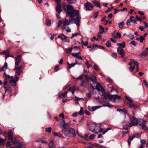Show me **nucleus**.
<instances>
[{
    "label": "nucleus",
    "mask_w": 148,
    "mask_h": 148,
    "mask_svg": "<svg viewBox=\"0 0 148 148\" xmlns=\"http://www.w3.org/2000/svg\"><path fill=\"white\" fill-rule=\"evenodd\" d=\"M132 62L133 64L137 66H138L139 64L137 61H136L134 59H132Z\"/></svg>",
    "instance_id": "obj_39"
},
{
    "label": "nucleus",
    "mask_w": 148,
    "mask_h": 148,
    "mask_svg": "<svg viewBox=\"0 0 148 148\" xmlns=\"http://www.w3.org/2000/svg\"><path fill=\"white\" fill-rule=\"evenodd\" d=\"M125 99L128 101L130 103H132L133 101L132 99L129 97L126 96L125 97Z\"/></svg>",
    "instance_id": "obj_41"
},
{
    "label": "nucleus",
    "mask_w": 148,
    "mask_h": 148,
    "mask_svg": "<svg viewBox=\"0 0 148 148\" xmlns=\"http://www.w3.org/2000/svg\"><path fill=\"white\" fill-rule=\"evenodd\" d=\"M127 36L131 40H132L134 38V36L132 34L130 33L127 35Z\"/></svg>",
    "instance_id": "obj_26"
},
{
    "label": "nucleus",
    "mask_w": 148,
    "mask_h": 148,
    "mask_svg": "<svg viewBox=\"0 0 148 148\" xmlns=\"http://www.w3.org/2000/svg\"><path fill=\"white\" fill-rule=\"evenodd\" d=\"M7 83V81H5L3 83V87L5 89V91H6L8 90V89L7 88V86L6 84Z\"/></svg>",
    "instance_id": "obj_31"
},
{
    "label": "nucleus",
    "mask_w": 148,
    "mask_h": 148,
    "mask_svg": "<svg viewBox=\"0 0 148 148\" xmlns=\"http://www.w3.org/2000/svg\"><path fill=\"white\" fill-rule=\"evenodd\" d=\"M133 136H134V138L136 137L138 138L140 136V135L138 133L134 135H133Z\"/></svg>",
    "instance_id": "obj_58"
},
{
    "label": "nucleus",
    "mask_w": 148,
    "mask_h": 148,
    "mask_svg": "<svg viewBox=\"0 0 148 148\" xmlns=\"http://www.w3.org/2000/svg\"><path fill=\"white\" fill-rule=\"evenodd\" d=\"M93 68L95 70H99V68H98L96 64H95L94 65Z\"/></svg>",
    "instance_id": "obj_57"
},
{
    "label": "nucleus",
    "mask_w": 148,
    "mask_h": 148,
    "mask_svg": "<svg viewBox=\"0 0 148 148\" xmlns=\"http://www.w3.org/2000/svg\"><path fill=\"white\" fill-rule=\"evenodd\" d=\"M61 5H57L56 7V10L57 12L60 14L62 11L61 9Z\"/></svg>",
    "instance_id": "obj_20"
},
{
    "label": "nucleus",
    "mask_w": 148,
    "mask_h": 148,
    "mask_svg": "<svg viewBox=\"0 0 148 148\" xmlns=\"http://www.w3.org/2000/svg\"><path fill=\"white\" fill-rule=\"evenodd\" d=\"M103 106H107L109 108L112 107V106L109 103H107L103 105Z\"/></svg>",
    "instance_id": "obj_42"
},
{
    "label": "nucleus",
    "mask_w": 148,
    "mask_h": 148,
    "mask_svg": "<svg viewBox=\"0 0 148 148\" xmlns=\"http://www.w3.org/2000/svg\"><path fill=\"white\" fill-rule=\"evenodd\" d=\"M100 30L99 32V33L100 34H103L105 32L104 30V28L101 25H99Z\"/></svg>",
    "instance_id": "obj_27"
},
{
    "label": "nucleus",
    "mask_w": 148,
    "mask_h": 148,
    "mask_svg": "<svg viewBox=\"0 0 148 148\" xmlns=\"http://www.w3.org/2000/svg\"><path fill=\"white\" fill-rule=\"evenodd\" d=\"M82 43L84 46H86L88 45V41L87 40L85 42H84L83 40L82 41Z\"/></svg>",
    "instance_id": "obj_44"
},
{
    "label": "nucleus",
    "mask_w": 148,
    "mask_h": 148,
    "mask_svg": "<svg viewBox=\"0 0 148 148\" xmlns=\"http://www.w3.org/2000/svg\"><path fill=\"white\" fill-rule=\"evenodd\" d=\"M58 38H60L61 40L63 41L66 39L67 37L62 34H60L58 36Z\"/></svg>",
    "instance_id": "obj_16"
},
{
    "label": "nucleus",
    "mask_w": 148,
    "mask_h": 148,
    "mask_svg": "<svg viewBox=\"0 0 148 148\" xmlns=\"http://www.w3.org/2000/svg\"><path fill=\"white\" fill-rule=\"evenodd\" d=\"M129 106L130 108H133L134 109H136L138 108V106L135 104L132 103H128Z\"/></svg>",
    "instance_id": "obj_18"
},
{
    "label": "nucleus",
    "mask_w": 148,
    "mask_h": 148,
    "mask_svg": "<svg viewBox=\"0 0 148 148\" xmlns=\"http://www.w3.org/2000/svg\"><path fill=\"white\" fill-rule=\"evenodd\" d=\"M7 53H9V51H4L0 53L1 54L6 55Z\"/></svg>",
    "instance_id": "obj_52"
},
{
    "label": "nucleus",
    "mask_w": 148,
    "mask_h": 148,
    "mask_svg": "<svg viewBox=\"0 0 148 148\" xmlns=\"http://www.w3.org/2000/svg\"><path fill=\"white\" fill-rule=\"evenodd\" d=\"M124 24V21H123L122 22L118 23V25L119 27L121 29L123 28Z\"/></svg>",
    "instance_id": "obj_36"
},
{
    "label": "nucleus",
    "mask_w": 148,
    "mask_h": 148,
    "mask_svg": "<svg viewBox=\"0 0 148 148\" xmlns=\"http://www.w3.org/2000/svg\"><path fill=\"white\" fill-rule=\"evenodd\" d=\"M117 111L120 112H122L125 114H126L127 112V110L125 109H117Z\"/></svg>",
    "instance_id": "obj_25"
},
{
    "label": "nucleus",
    "mask_w": 148,
    "mask_h": 148,
    "mask_svg": "<svg viewBox=\"0 0 148 148\" xmlns=\"http://www.w3.org/2000/svg\"><path fill=\"white\" fill-rule=\"evenodd\" d=\"M72 55L76 58H79V59L82 60L83 58H82L79 55V53L78 52L77 53H72Z\"/></svg>",
    "instance_id": "obj_15"
},
{
    "label": "nucleus",
    "mask_w": 148,
    "mask_h": 148,
    "mask_svg": "<svg viewBox=\"0 0 148 148\" xmlns=\"http://www.w3.org/2000/svg\"><path fill=\"white\" fill-rule=\"evenodd\" d=\"M65 29L68 32H70L71 31V29L69 27H66Z\"/></svg>",
    "instance_id": "obj_55"
},
{
    "label": "nucleus",
    "mask_w": 148,
    "mask_h": 148,
    "mask_svg": "<svg viewBox=\"0 0 148 148\" xmlns=\"http://www.w3.org/2000/svg\"><path fill=\"white\" fill-rule=\"evenodd\" d=\"M98 13L99 12H97L95 13V14H94V15H93L94 19H95L98 16Z\"/></svg>",
    "instance_id": "obj_51"
},
{
    "label": "nucleus",
    "mask_w": 148,
    "mask_h": 148,
    "mask_svg": "<svg viewBox=\"0 0 148 148\" xmlns=\"http://www.w3.org/2000/svg\"><path fill=\"white\" fill-rule=\"evenodd\" d=\"M74 99L75 101H78L81 99H82L83 100H84V99L83 98L77 97L76 96H75V97Z\"/></svg>",
    "instance_id": "obj_45"
},
{
    "label": "nucleus",
    "mask_w": 148,
    "mask_h": 148,
    "mask_svg": "<svg viewBox=\"0 0 148 148\" xmlns=\"http://www.w3.org/2000/svg\"><path fill=\"white\" fill-rule=\"evenodd\" d=\"M117 52L118 54L121 55L122 57H123L125 56V53L121 47H118L117 49Z\"/></svg>",
    "instance_id": "obj_12"
},
{
    "label": "nucleus",
    "mask_w": 148,
    "mask_h": 148,
    "mask_svg": "<svg viewBox=\"0 0 148 148\" xmlns=\"http://www.w3.org/2000/svg\"><path fill=\"white\" fill-rule=\"evenodd\" d=\"M84 75V74L82 75H80L79 77H77V80H78L79 79H83V78Z\"/></svg>",
    "instance_id": "obj_62"
},
{
    "label": "nucleus",
    "mask_w": 148,
    "mask_h": 148,
    "mask_svg": "<svg viewBox=\"0 0 148 148\" xmlns=\"http://www.w3.org/2000/svg\"><path fill=\"white\" fill-rule=\"evenodd\" d=\"M121 37V34L119 32H116V35L114 36V38H115L118 39L120 38Z\"/></svg>",
    "instance_id": "obj_28"
},
{
    "label": "nucleus",
    "mask_w": 148,
    "mask_h": 148,
    "mask_svg": "<svg viewBox=\"0 0 148 148\" xmlns=\"http://www.w3.org/2000/svg\"><path fill=\"white\" fill-rule=\"evenodd\" d=\"M85 79L88 81H90L91 80L93 83H95L96 82V79L95 77L93 75L88 76L86 75H84Z\"/></svg>",
    "instance_id": "obj_7"
},
{
    "label": "nucleus",
    "mask_w": 148,
    "mask_h": 148,
    "mask_svg": "<svg viewBox=\"0 0 148 148\" xmlns=\"http://www.w3.org/2000/svg\"><path fill=\"white\" fill-rule=\"evenodd\" d=\"M112 57L114 58H115L117 57V54L116 53H112Z\"/></svg>",
    "instance_id": "obj_59"
},
{
    "label": "nucleus",
    "mask_w": 148,
    "mask_h": 148,
    "mask_svg": "<svg viewBox=\"0 0 148 148\" xmlns=\"http://www.w3.org/2000/svg\"><path fill=\"white\" fill-rule=\"evenodd\" d=\"M68 91L65 92L60 95L59 97L60 98H62L63 97H65L66 95L67 92Z\"/></svg>",
    "instance_id": "obj_29"
},
{
    "label": "nucleus",
    "mask_w": 148,
    "mask_h": 148,
    "mask_svg": "<svg viewBox=\"0 0 148 148\" xmlns=\"http://www.w3.org/2000/svg\"><path fill=\"white\" fill-rule=\"evenodd\" d=\"M101 106H96L93 107L88 106V110L90 111H94L96 110H97L99 109V108H101Z\"/></svg>",
    "instance_id": "obj_13"
},
{
    "label": "nucleus",
    "mask_w": 148,
    "mask_h": 148,
    "mask_svg": "<svg viewBox=\"0 0 148 148\" xmlns=\"http://www.w3.org/2000/svg\"><path fill=\"white\" fill-rule=\"evenodd\" d=\"M135 67L134 66H131L129 68V69L130 70V71L132 72V71L133 70L135 69Z\"/></svg>",
    "instance_id": "obj_60"
},
{
    "label": "nucleus",
    "mask_w": 148,
    "mask_h": 148,
    "mask_svg": "<svg viewBox=\"0 0 148 148\" xmlns=\"http://www.w3.org/2000/svg\"><path fill=\"white\" fill-rule=\"evenodd\" d=\"M77 64V63H75V64L73 63L72 64H69V69H71L72 67H74L75 64Z\"/></svg>",
    "instance_id": "obj_50"
},
{
    "label": "nucleus",
    "mask_w": 148,
    "mask_h": 148,
    "mask_svg": "<svg viewBox=\"0 0 148 148\" xmlns=\"http://www.w3.org/2000/svg\"><path fill=\"white\" fill-rule=\"evenodd\" d=\"M130 121H131V123H129L130 127L135 125L138 123L139 125L142 128L143 130H147L148 128L146 126L147 125L146 121L143 120H140L138 123V119L134 118V117H133L132 118L130 119Z\"/></svg>",
    "instance_id": "obj_2"
},
{
    "label": "nucleus",
    "mask_w": 148,
    "mask_h": 148,
    "mask_svg": "<svg viewBox=\"0 0 148 148\" xmlns=\"http://www.w3.org/2000/svg\"><path fill=\"white\" fill-rule=\"evenodd\" d=\"M130 44H131L134 46H136L137 45V43L135 41H133L131 42L130 43Z\"/></svg>",
    "instance_id": "obj_43"
},
{
    "label": "nucleus",
    "mask_w": 148,
    "mask_h": 148,
    "mask_svg": "<svg viewBox=\"0 0 148 148\" xmlns=\"http://www.w3.org/2000/svg\"><path fill=\"white\" fill-rule=\"evenodd\" d=\"M125 42H123L122 43H117V45L118 46L121 47L122 48H124L125 46Z\"/></svg>",
    "instance_id": "obj_24"
},
{
    "label": "nucleus",
    "mask_w": 148,
    "mask_h": 148,
    "mask_svg": "<svg viewBox=\"0 0 148 148\" xmlns=\"http://www.w3.org/2000/svg\"><path fill=\"white\" fill-rule=\"evenodd\" d=\"M8 64L6 62H5L4 63V65L1 68V71H5L7 69Z\"/></svg>",
    "instance_id": "obj_21"
},
{
    "label": "nucleus",
    "mask_w": 148,
    "mask_h": 148,
    "mask_svg": "<svg viewBox=\"0 0 148 148\" xmlns=\"http://www.w3.org/2000/svg\"><path fill=\"white\" fill-rule=\"evenodd\" d=\"M76 89V86H73L71 87H70L67 90V91L68 92V91H69L70 92H71L72 94H73Z\"/></svg>",
    "instance_id": "obj_19"
},
{
    "label": "nucleus",
    "mask_w": 148,
    "mask_h": 148,
    "mask_svg": "<svg viewBox=\"0 0 148 148\" xmlns=\"http://www.w3.org/2000/svg\"><path fill=\"white\" fill-rule=\"evenodd\" d=\"M129 127H130L129 124V125L126 124L123 126V128L126 130H127L128 129Z\"/></svg>",
    "instance_id": "obj_54"
},
{
    "label": "nucleus",
    "mask_w": 148,
    "mask_h": 148,
    "mask_svg": "<svg viewBox=\"0 0 148 148\" xmlns=\"http://www.w3.org/2000/svg\"><path fill=\"white\" fill-rule=\"evenodd\" d=\"M85 64L88 69L91 66V65L89 64L88 61L87 60H86V62L85 63Z\"/></svg>",
    "instance_id": "obj_47"
},
{
    "label": "nucleus",
    "mask_w": 148,
    "mask_h": 148,
    "mask_svg": "<svg viewBox=\"0 0 148 148\" xmlns=\"http://www.w3.org/2000/svg\"><path fill=\"white\" fill-rule=\"evenodd\" d=\"M106 45L108 47H111V42L109 41H108L106 43Z\"/></svg>",
    "instance_id": "obj_49"
},
{
    "label": "nucleus",
    "mask_w": 148,
    "mask_h": 148,
    "mask_svg": "<svg viewBox=\"0 0 148 148\" xmlns=\"http://www.w3.org/2000/svg\"><path fill=\"white\" fill-rule=\"evenodd\" d=\"M95 135L92 134L90 135L89 138L91 140H92L95 138Z\"/></svg>",
    "instance_id": "obj_48"
},
{
    "label": "nucleus",
    "mask_w": 148,
    "mask_h": 148,
    "mask_svg": "<svg viewBox=\"0 0 148 148\" xmlns=\"http://www.w3.org/2000/svg\"><path fill=\"white\" fill-rule=\"evenodd\" d=\"M93 2L95 6L99 7V8H101V6H100V4L99 2L96 1H94Z\"/></svg>",
    "instance_id": "obj_22"
},
{
    "label": "nucleus",
    "mask_w": 148,
    "mask_h": 148,
    "mask_svg": "<svg viewBox=\"0 0 148 148\" xmlns=\"http://www.w3.org/2000/svg\"><path fill=\"white\" fill-rule=\"evenodd\" d=\"M67 9L66 14L70 18L76 16L75 18H71L69 22L68 21L64 19L62 21L63 26H65L66 25H69L73 23L76 24L77 26H79L80 24L81 17L79 13V11L75 10L70 5H68L67 6Z\"/></svg>",
    "instance_id": "obj_1"
},
{
    "label": "nucleus",
    "mask_w": 148,
    "mask_h": 148,
    "mask_svg": "<svg viewBox=\"0 0 148 148\" xmlns=\"http://www.w3.org/2000/svg\"><path fill=\"white\" fill-rule=\"evenodd\" d=\"M22 68L21 66H19L17 67L16 66L14 68V70L15 71L16 75H18L20 74L21 72V70Z\"/></svg>",
    "instance_id": "obj_10"
},
{
    "label": "nucleus",
    "mask_w": 148,
    "mask_h": 148,
    "mask_svg": "<svg viewBox=\"0 0 148 148\" xmlns=\"http://www.w3.org/2000/svg\"><path fill=\"white\" fill-rule=\"evenodd\" d=\"M5 139L4 140L2 138H0V145H3L4 144Z\"/></svg>",
    "instance_id": "obj_33"
},
{
    "label": "nucleus",
    "mask_w": 148,
    "mask_h": 148,
    "mask_svg": "<svg viewBox=\"0 0 148 148\" xmlns=\"http://www.w3.org/2000/svg\"><path fill=\"white\" fill-rule=\"evenodd\" d=\"M96 88L98 91L99 94L103 96L105 95V92L104 90L99 83H97Z\"/></svg>",
    "instance_id": "obj_5"
},
{
    "label": "nucleus",
    "mask_w": 148,
    "mask_h": 148,
    "mask_svg": "<svg viewBox=\"0 0 148 148\" xmlns=\"http://www.w3.org/2000/svg\"><path fill=\"white\" fill-rule=\"evenodd\" d=\"M83 109L82 107H81L80 108V110L79 112V114L80 115H83Z\"/></svg>",
    "instance_id": "obj_56"
},
{
    "label": "nucleus",
    "mask_w": 148,
    "mask_h": 148,
    "mask_svg": "<svg viewBox=\"0 0 148 148\" xmlns=\"http://www.w3.org/2000/svg\"><path fill=\"white\" fill-rule=\"evenodd\" d=\"M134 138V137L133 135L132 136H129L128 141V143L129 146L130 145L131 141Z\"/></svg>",
    "instance_id": "obj_23"
},
{
    "label": "nucleus",
    "mask_w": 148,
    "mask_h": 148,
    "mask_svg": "<svg viewBox=\"0 0 148 148\" xmlns=\"http://www.w3.org/2000/svg\"><path fill=\"white\" fill-rule=\"evenodd\" d=\"M140 42H142L143 40L145 39V38L143 36H141L140 37Z\"/></svg>",
    "instance_id": "obj_53"
},
{
    "label": "nucleus",
    "mask_w": 148,
    "mask_h": 148,
    "mask_svg": "<svg viewBox=\"0 0 148 148\" xmlns=\"http://www.w3.org/2000/svg\"><path fill=\"white\" fill-rule=\"evenodd\" d=\"M12 79L10 81V83L13 86H15L16 85V82L18 80L19 77H17L15 79H13V77L12 76L11 77Z\"/></svg>",
    "instance_id": "obj_11"
},
{
    "label": "nucleus",
    "mask_w": 148,
    "mask_h": 148,
    "mask_svg": "<svg viewBox=\"0 0 148 148\" xmlns=\"http://www.w3.org/2000/svg\"><path fill=\"white\" fill-rule=\"evenodd\" d=\"M64 134L66 136L69 137H74L76 135L75 130L72 128L68 129H65Z\"/></svg>",
    "instance_id": "obj_4"
},
{
    "label": "nucleus",
    "mask_w": 148,
    "mask_h": 148,
    "mask_svg": "<svg viewBox=\"0 0 148 148\" xmlns=\"http://www.w3.org/2000/svg\"><path fill=\"white\" fill-rule=\"evenodd\" d=\"M68 3H75L76 2V0H66Z\"/></svg>",
    "instance_id": "obj_40"
},
{
    "label": "nucleus",
    "mask_w": 148,
    "mask_h": 148,
    "mask_svg": "<svg viewBox=\"0 0 148 148\" xmlns=\"http://www.w3.org/2000/svg\"><path fill=\"white\" fill-rule=\"evenodd\" d=\"M18 145L15 148H23L22 145L21 144L18 143Z\"/></svg>",
    "instance_id": "obj_46"
},
{
    "label": "nucleus",
    "mask_w": 148,
    "mask_h": 148,
    "mask_svg": "<svg viewBox=\"0 0 148 148\" xmlns=\"http://www.w3.org/2000/svg\"><path fill=\"white\" fill-rule=\"evenodd\" d=\"M51 127L46 128H45V131L47 132L48 133H50L51 132Z\"/></svg>",
    "instance_id": "obj_37"
},
{
    "label": "nucleus",
    "mask_w": 148,
    "mask_h": 148,
    "mask_svg": "<svg viewBox=\"0 0 148 148\" xmlns=\"http://www.w3.org/2000/svg\"><path fill=\"white\" fill-rule=\"evenodd\" d=\"M15 65L18 66L21 61V56L19 55L17 57H15Z\"/></svg>",
    "instance_id": "obj_14"
},
{
    "label": "nucleus",
    "mask_w": 148,
    "mask_h": 148,
    "mask_svg": "<svg viewBox=\"0 0 148 148\" xmlns=\"http://www.w3.org/2000/svg\"><path fill=\"white\" fill-rule=\"evenodd\" d=\"M8 137V139L11 141L7 142L6 145L7 147H8L11 145L18 143V141L13 138V133L12 132L10 131L9 132Z\"/></svg>",
    "instance_id": "obj_3"
},
{
    "label": "nucleus",
    "mask_w": 148,
    "mask_h": 148,
    "mask_svg": "<svg viewBox=\"0 0 148 148\" xmlns=\"http://www.w3.org/2000/svg\"><path fill=\"white\" fill-rule=\"evenodd\" d=\"M148 53L146 51H144L142 52L141 54L140 55L141 57H142V56H145L147 55Z\"/></svg>",
    "instance_id": "obj_30"
},
{
    "label": "nucleus",
    "mask_w": 148,
    "mask_h": 148,
    "mask_svg": "<svg viewBox=\"0 0 148 148\" xmlns=\"http://www.w3.org/2000/svg\"><path fill=\"white\" fill-rule=\"evenodd\" d=\"M59 126L60 127H63L66 129V127H68L69 125L68 123H66L65 121L64 120H63L61 122L59 123Z\"/></svg>",
    "instance_id": "obj_9"
},
{
    "label": "nucleus",
    "mask_w": 148,
    "mask_h": 148,
    "mask_svg": "<svg viewBox=\"0 0 148 148\" xmlns=\"http://www.w3.org/2000/svg\"><path fill=\"white\" fill-rule=\"evenodd\" d=\"M73 48L72 47H70L69 48L66 49V51L67 53H71L72 51V50Z\"/></svg>",
    "instance_id": "obj_32"
},
{
    "label": "nucleus",
    "mask_w": 148,
    "mask_h": 148,
    "mask_svg": "<svg viewBox=\"0 0 148 148\" xmlns=\"http://www.w3.org/2000/svg\"><path fill=\"white\" fill-rule=\"evenodd\" d=\"M105 97L106 99L110 98V99L113 101L116 100V99L117 98L119 99L120 98V96L117 95H113L111 96L109 94H107L105 95Z\"/></svg>",
    "instance_id": "obj_6"
},
{
    "label": "nucleus",
    "mask_w": 148,
    "mask_h": 148,
    "mask_svg": "<svg viewBox=\"0 0 148 148\" xmlns=\"http://www.w3.org/2000/svg\"><path fill=\"white\" fill-rule=\"evenodd\" d=\"M93 48L95 49L96 48H98V45L96 44H93L92 47Z\"/></svg>",
    "instance_id": "obj_63"
},
{
    "label": "nucleus",
    "mask_w": 148,
    "mask_h": 148,
    "mask_svg": "<svg viewBox=\"0 0 148 148\" xmlns=\"http://www.w3.org/2000/svg\"><path fill=\"white\" fill-rule=\"evenodd\" d=\"M37 142H40V143H44L45 144H47V143L46 141L45 140V139L44 140L40 139L38 140L37 141Z\"/></svg>",
    "instance_id": "obj_34"
},
{
    "label": "nucleus",
    "mask_w": 148,
    "mask_h": 148,
    "mask_svg": "<svg viewBox=\"0 0 148 148\" xmlns=\"http://www.w3.org/2000/svg\"><path fill=\"white\" fill-rule=\"evenodd\" d=\"M62 22L60 21H59L58 22V27H60L62 25Z\"/></svg>",
    "instance_id": "obj_61"
},
{
    "label": "nucleus",
    "mask_w": 148,
    "mask_h": 148,
    "mask_svg": "<svg viewBox=\"0 0 148 148\" xmlns=\"http://www.w3.org/2000/svg\"><path fill=\"white\" fill-rule=\"evenodd\" d=\"M53 140H51L49 142V148H53Z\"/></svg>",
    "instance_id": "obj_38"
},
{
    "label": "nucleus",
    "mask_w": 148,
    "mask_h": 148,
    "mask_svg": "<svg viewBox=\"0 0 148 148\" xmlns=\"http://www.w3.org/2000/svg\"><path fill=\"white\" fill-rule=\"evenodd\" d=\"M130 20H128L126 22V25L127 26H130L131 25L130 24Z\"/></svg>",
    "instance_id": "obj_64"
},
{
    "label": "nucleus",
    "mask_w": 148,
    "mask_h": 148,
    "mask_svg": "<svg viewBox=\"0 0 148 148\" xmlns=\"http://www.w3.org/2000/svg\"><path fill=\"white\" fill-rule=\"evenodd\" d=\"M97 129L98 127L97 125H93L92 126H91L90 127L89 130L92 132H94Z\"/></svg>",
    "instance_id": "obj_17"
},
{
    "label": "nucleus",
    "mask_w": 148,
    "mask_h": 148,
    "mask_svg": "<svg viewBox=\"0 0 148 148\" xmlns=\"http://www.w3.org/2000/svg\"><path fill=\"white\" fill-rule=\"evenodd\" d=\"M84 6L86 8V10H92L93 7V5L91 3L89 2H87L84 4Z\"/></svg>",
    "instance_id": "obj_8"
},
{
    "label": "nucleus",
    "mask_w": 148,
    "mask_h": 148,
    "mask_svg": "<svg viewBox=\"0 0 148 148\" xmlns=\"http://www.w3.org/2000/svg\"><path fill=\"white\" fill-rule=\"evenodd\" d=\"M51 21L50 20L47 19L46 21V25L47 26H50L51 24Z\"/></svg>",
    "instance_id": "obj_35"
}]
</instances>
